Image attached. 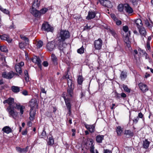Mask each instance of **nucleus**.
<instances>
[{
	"label": "nucleus",
	"mask_w": 153,
	"mask_h": 153,
	"mask_svg": "<svg viewBox=\"0 0 153 153\" xmlns=\"http://www.w3.org/2000/svg\"><path fill=\"white\" fill-rule=\"evenodd\" d=\"M0 59L4 63V62H6L5 58V56H1Z\"/></svg>",
	"instance_id": "3c124183"
},
{
	"label": "nucleus",
	"mask_w": 153,
	"mask_h": 153,
	"mask_svg": "<svg viewBox=\"0 0 153 153\" xmlns=\"http://www.w3.org/2000/svg\"><path fill=\"white\" fill-rule=\"evenodd\" d=\"M96 15V13L95 12L92 11H89L88 13V15L86 17V19L87 20H90L94 18Z\"/></svg>",
	"instance_id": "2eb2a0df"
},
{
	"label": "nucleus",
	"mask_w": 153,
	"mask_h": 153,
	"mask_svg": "<svg viewBox=\"0 0 153 153\" xmlns=\"http://www.w3.org/2000/svg\"><path fill=\"white\" fill-rule=\"evenodd\" d=\"M32 60L33 62L37 64L40 69L41 68V61L39 58L36 56H35L32 58Z\"/></svg>",
	"instance_id": "ddd939ff"
},
{
	"label": "nucleus",
	"mask_w": 153,
	"mask_h": 153,
	"mask_svg": "<svg viewBox=\"0 0 153 153\" xmlns=\"http://www.w3.org/2000/svg\"><path fill=\"white\" fill-rule=\"evenodd\" d=\"M70 37L69 32L66 30H61L58 34V41L59 42H64Z\"/></svg>",
	"instance_id": "7ed1b4c3"
},
{
	"label": "nucleus",
	"mask_w": 153,
	"mask_h": 153,
	"mask_svg": "<svg viewBox=\"0 0 153 153\" xmlns=\"http://www.w3.org/2000/svg\"><path fill=\"white\" fill-rule=\"evenodd\" d=\"M91 28V26H88V25H86L85 27V29H89Z\"/></svg>",
	"instance_id": "774afa93"
},
{
	"label": "nucleus",
	"mask_w": 153,
	"mask_h": 153,
	"mask_svg": "<svg viewBox=\"0 0 153 153\" xmlns=\"http://www.w3.org/2000/svg\"><path fill=\"white\" fill-rule=\"evenodd\" d=\"M51 59L55 65L57 64V59L56 56L53 54L51 55Z\"/></svg>",
	"instance_id": "bb28decb"
},
{
	"label": "nucleus",
	"mask_w": 153,
	"mask_h": 153,
	"mask_svg": "<svg viewBox=\"0 0 153 153\" xmlns=\"http://www.w3.org/2000/svg\"><path fill=\"white\" fill-rule=\"evenodd\" d=\"M139 32L142 36L145 37L146 34V32L145 28L142 27L139 29Z\"/></svg>",
	"instance_id": "412c9836"
},
{
	"label": "nucleus",
	"mask_w": 153,
	"mask_h": 153,
	"mask_svg": "<svg viewBox=\"0 0 153 153\" xmlns=\"http://www.w3.org/2000/svg\"><path fill=\"white\" fill-rule=\"evenodd\" d=\"M14 109H16L20 111L21 114H22L24 113V110L25 109V106L20 104L19 103H15L14 104Z\"/></svg>",
	"instance_id": "0eeeda50"
},
{
	"label": "nucleus",
	"mask_w": 153,
	"mask_h": 153,
	"mask_svg": "<svg viewBox=\"0 0 153 153\" xmlns=\"http://www.w3.org/2000/svg\"><path fill=\"white\" fill-rule=\"evenodd\" d=\"M25 81L28 82L29 81V75L28 76H25Z\"/></svg>",
	"instance_id": "052dcab7"
},
{
	"label": "nucleus",
	"mask_w": 153,
	"mask_h": 153,
	"mask_svg": "<svg viewBox=\"0 0 153 153\" xmlns=\"http://www.w3.org/2000/svg\"><path fill=\"white\" fill-rule=\"evenodd\" d=\"M48 10V9L46 8H43L40 10V11L39 12L40 13V16L39 17L41 16V14H44L46 13Z\"/></svg>",
	"instance_id": "a19ab883"
},
{
	"label": "nucleus",
	"mask_w": 153,
	"mask_h": 153,
	"mask_svg": "<svg viewBox=\"0 0 153 153\" xmlns=\"http://www.w3.org/2000/svg\"><path fill=\"white\" fill-rule=\"evenodd\" d=\"M149 142L147 140H145L143 142V146L144 148L145 149L147 148L149 146Z\"/></svg>",
	"instance_id": "72a5a7b5"
},
{
	"label": "nucleus",
	"mask_w": 153,
	"mask_h": 153,
	"mask_svg": "<svg viewBox=\"0 0 153 153\" xmlns=\"http://www.w3.org/2000/svg\"><path fill=\"white\" fill-rule=\"evenodd\" d=\"M22 94L25 96L28 95V92L26 90H24L22 92Z\"/></svg>",
	"instance_id": "5fc2aeb1"
},
{
	"label": "nucleus",
	"mask_w": 153,
	"mask_h": 153,
	"mask_svg": "<svg viewBox=\"0 0 153 153\" xmlns=\"http://www.w3.org/2000/svg\"><path fill=\"white\" fill-rule=\"evenodd\" d=\"M3 103L4 104L7 103L9 105V106L7 108V111L8 113L9 116L13 118L16 117L18 113L14 110V105H13L14 104V99L12 97H10L4 100Z\"/></svg>",
	"instance_id": "f257e3e1"
},
{
	"label": "nucleus",
	"mask_w": 153,
	"mask_h": 153,
	"mask_svg": "<svg viewBox=\"0 0 153 153\" xmlns=\"http://www.w3.org/2000/svg\"><path fill=\"white\" fill-rule=\"evenodd\" d=\"M121 22L120 20H117L116 22V24L118 25H120L121 24Z\"/></svg>",
	"instance_id": "69168bd1"
},
{
	"label": "nucleus",
	"mask_w": 153,
	"mask_h": 153,
	"mask_svg": "<svg viewBox=\"0 0 153 153\" xmlns=\"http://www.w3.org/2000/svg\"><path fill=\"white\" fill-rule=\"evenodd\" d=\"M40 3V0H35L32 4L31 13L35 17H39L40 16L39 12L37 10L39 6Z\"/></svg>",
	"instance_id": "f03ea898"
},
{
	"label": "nucleus",
	"mask_w": 153,
	"mask_h": 153,
	"mask_svg": "<svg viewBox=\"0 0 153 153\" xmlns=\"http://www.w3.org/2000/svg\"><path fill=\"white\" fill-rule=\"evenodd\" d=\"M123 128L120 126H119L117 127L116 129V132L118 136H120L121 134L123 132Z\"/></svg>",
	"instance_id": "2f4dec72"
},
{
	"label": "nucleus",
	"mask_w": 153,
	"mask_h": 153,
	"mask_svg": "<svg viewBox=\"0 0 153 153\" xmlns=\"http://www.w3.org/2000/svg\"><path fill=\"white\" fill-rule=\"evenodd\" d=\"M139 120V118H138V117H137L136 118H134V119L133 120V122L134 123L136 124L138 122Z\"/></svg>",
	"instance_id": "49530a36"
},
{
	"label": "nucleus",
	"mask_w": 153,
	"mask_h": 153,
	"mask_svg": "<svg viewBox=\"0 0 153 153\" xmlns=\"http://www.w3.org/2000/svg\"><path fill=\"white\" fill-rule=\"evenodd\" d=\"M11 90L14 93H18L20 91V88L18 86H13L11 87Z\"/></svg>",
	"instance_id": "c85d7f7f"
},
{
	"label": "nucleus",
	"mask_w": 153,
	"mask_h": 153,
	"mask_svg": "<svg viewBox=\"0 0 153 153\" xmlns=\"http://www.w3.org/2000/svg\"><path fill=\"white\" fill-rule=\"evenodd\" d=\"M0 50L2 52H7L8 50L5 46H0Z\"/></svg>",
	"instance_id": "4c0bfd02"
},
{
	"label": "nucleus",
	"mask_w": 153,
	"mask_h": 153,
	"mask_svg": "<svg viewBox=\"0 0 153 153\" xmlns=\"http://www.w3.org/2000/svg\"><path fill=\"white\" fill-rule=\"evenodd\" d=\"M2 12L6 14H8L9 13V11L6 9H5L3 11H2Z\"/></svg>",
	"instance_id": "8fccbe9b"
},
{
	"label": "nucleus",
	"mask_w": 153,
	"mask_h": 153,
	"mask_svg": "<svg viewBox=\"0 0 153 153\" xmlns=\"http://www.w3.org/2000/svg\"><path fill=\"white\" fill-rule=\"evenodd\" d=\"M123 87L124 90L126 92L128 93H130V89L129 88L128 86L126 85H123Z\"/></svg>",
	"instance_id": "58836bf2"
},
{
	"label": "nucleus",
	"mask_w": 153,
	"mask_h": 153,
	"mask_svg": "<svg viewBox=\"0 0 153 153\" xmlns=\"http://www.w3.org/2000/svg\"><path fill=\"white\" fill-rule=\"evenodd\" d=\"M125 4L123 5L122 4H120L118 6V9L119 11L122 12H123Z\"/></svg>",
	"instance_id": "f704fd0d"
},
{
	"label": "nucleus",
	"mask_w": 153,
	"mask_h": 153,
	"mask_svg": "<svg viewBox=\"0 0 153 153\" xmlns=\"http://www.w3.org/2000/svg\"><path fill=\"white\" fill-rule=\"evenodd\" d=\"M94 147L93 145H92L90 148V152L91 153H96L94 151Z\"/></svg>",
	"instance_id": "c03bdc74"
},
{
	"label": "nucleus",
	"mask_w": 153,
	"mask_h": 153,
	"mask_svg": "<svg viewBox=\"0 0 153 153\" xmlns=\"http://www.w3.org/2000/svg\"><path fill=\"white\" fill-rule=\"evenodd\" d=\"M104 153H111V151L108 149H104Z\"/></svg>",
	"instance_id": "bf43d9fd"
},
{
	"label": "nucleus",
	"mask_w": 153,
	"mask_h": 153,
	"mask_svg": "<svg viewBox=\"0 0 153 153\" xmlns=\"http://www.w3.org/2000/svg\"><path fill=\"white\" fill-rule=\"evenodd\" d=\"M99 1L102 5L105 7H107L108 8H111L112 7V5L111 2L108 0H99Z\"/></svg>",
	"instance_id": "f8f14e48"
},
{
	"label": "nucleus",
	"mask_w": 153,
	"mask_h": 153,
	"mask_svg": "<svg viewBox=\"0 0 153 153\" xmlns=\"http://www.w3.org/2000/svg\"><path fill=\"white\" fill-rule=\"evenodd\" d=\"M16 149L18 152L20 153H22V148L20 147H16Z\"/></svg>",
	"instance_id": "864d4df0"
},
{
	"label": "nucleus",
	"mask_w": 153,
	"mask_h": 153,
	"mask_svg": "<svg viewBox=\"0 0 153 153\" xmlns=\"http://www.w3.org/2000/svg\"><path fill=\"white\" fill-rule=\"evenodd\" d=\"M60 43L58 45V48L61 52L64 53H65L66 51V46L67 44L64 42H60Z\"/></svg>",
	"instance_id": "9d476101"
},
{
	"label": "nucleus",
	"mask_w": 153,
	"mask_h": 153,
	"mask_svg": "<svg viewBox=\"0 0 153 153\" xmlns=\"http://www.w3.org/2000/svg\"><path fill=\"white\" fill-rule=\"evenodd\" d=\"M25 46V44L24 43L21 42L19 44V48L22 49H23Z\"/></svg>",
	"instance_id": "a18cd8bd"
},
{
	"label": "nucleus",
	"mask_w": 153,
	"mask_h": 153,
	"mask_svg": "<svg viewBox=\"0 0 153 153\" xmlns=\"http://www.w3.org/2000/svg\"><path fill=\"white\" fill-rule=\"evenodd\" d=\"M85 127L90 132L92 133L94 132L95 127L94 125H89L86 124H85Z\"/></svg>",
	"instance_id": "f3484780"
},
{
	"label": "nucleus",
	"mask_w": 153,
	"mask_h": 153,
	"mask_svg": "<svg viewBox=\"0 0 153 153\" xmlns=\"http://www.w3.org/2000/svg\"><path fill=\"white\" fill-rule=\"evenodd\" d=\"M135 22L138 29L143 27V24L142 21L140 19H137L135 20Z\"/></svg>",
	"instance_id": "6ab92c4d"
},
{
	"label": "nucleus",
	"mask_w": 153,
	"mask_h": 153,
	"mask_svg": "<svg viewBox=\"0 0 153 153\" xmlns=\"http://www.w3.org/2000/svg\"><path fill=\"white\" fill-rule=\"evenodd\" d=\"M104 136L103 135H98L96 136V140L97 142L101 143L104 139Z\"/></svg>",
	"instance_id": "393cba45"
},
{
	"label": "nucleus",
	"mask_w": 153,
	"mask_h": 153,
	"mask_svg": "<svg viewBox=\"0 0 153 153\" xmlns=\"http://www.w3.org/2000/svg\"><path fill=\"white\" fill-rule=\"evenodd\" d=\"M102 43V40L100 39L96 40L94 42V46L95 49L100 50L101 48Z\"/></svg>",
	"instance_id": "1a4fd4ad"
},
{
	"label": "nucleus",
	"mask_w": 153,
	"mask_h": 153,
	"mask_svg": "<svg viewBox=\"0 0 153 153\" xmlns=\"http://www.w3.org/2000/svg\"><path fill=\"white\" fill-rule=\"evenodd\" d=\"M43 42L41 40L37 42L36 43V46L37 48H39L43 45Z\"/></svg>",
	"instance_id": "473e14b6"
},
{
	"label": "nucleus",
	"mask_w": 153,
	"mask_h": 153,
	"mask_svg": "<svg viewBox=\"0 0 153 153\" xmlns=\"http://www.w3.org/2000/svg\"><path fill=\"white\" fill-rule=\"evenodd\" d=\"M55 45L54 42H51L48 43L47 47L49 51H52L54 49Z\"/></svg>",
	"instance_id": "aec40b11"
},
{
	"label": "nucleus",
	"mask_w": 153,
	"mask_h": 153,
	"mask_svg": "<svg viewBox=\"0 0 153 153\" xmlns=\"http://www.w3.org/2000/svg\"><path fill=\"white\" fill-rule=\"evenodd\" d=\"M65 78L67 80L68 84V88L67 90L68 94L69 96L72 97L73 94L74 85H73V81L72 80L69 79L68 75H67L65 76Z\"/></svg>",
	"instance_id": "20e7f679"
},
{
	"label": "nucleus",
	"mask_w": 153,
	"mask_h": 153,
	"mask_svg": "<svg viewBox=\"0 0 153 153\" xmlns=\"http://www.w3.org/2000/svg\"><path fill=\"white\" fill-rule=\"evenodd\" d=\"M108 31L116 39L118 38V34L115 32V31L112 29H109Z\"/></svg>",
	"instance_id": "cd10ccee"
},
{
	"label": "nucleus",
	"mask_w": 153,
	"mask_h": 153,
	"mask_svg": "<svg viewBox=\"0 0 153 153\" xmlns=\"http://www.w3.org/2000/svg\"><path fill=\"white\" fill-rule=\"evenodd\" d=\"M124 134L128 135L129 137H132L134 135V133L130 130H126L125 131Z\"/></svg>",
	"instance_id": "b1692460"
},
{
	"label": "nucleus",
	"mask_w": 153,
	"mask_h": 153,
	"mask_svg": "<svg viewBox=\"0 0 153 153\" xmlns=\"http://www.w3.org/2000/svg\"><path fill=\"white\" fill-rule=\"evenodd\" d=\"M132 3L134 5H136L137 4V0H131Z\"/></svg>",
	"instance_id": "de8ad7c7"
},
{
	"label": "nucleus",
	"mask_w": 153,
	"mask_h": 153,
	"mask_svg": "<svg viewBox=\"0 0 153 153\" xmlns=\"http://www.w3.org/2000/svg\"><path fill=\"white\" fill-rule=\"evenodd\" d=\"M150 44V42H149V41H147L146 47L147 48L148 50L149 51L151 49Z\"/></svg>",
	"instance_id": "79ce46f5"
},
{
	"label": "nucleus",
	"mask_w": 153,
	"mask_h": 153,
	"mask_svg": "<svg viewBox=\"0 0 153 153\" xmlns=\"http://www.w3.org/2000/svg\"><path fill=\"white\" fill-rule=\"evenodd\" d=\"M9 28L10 29H14L15 28V26L14 25L13 23H12V25L10 26Z\"/></svg>",
	"instance_id": "0e129e2a"
},
{
	"label": "nucleus",
	"mask_w": 153,
	"mask_h": 153,
	"mask_svg": "<svg viewBox=\"0 0 153 153\" xmlns=\"http://www.w3.org/2000/svg\"><path fill=\"white\" fill-rule=\"evenodd\" d=\"M48 63L47 61H44L43 63V65L45 67H47L48 66Z\"/></svg>",
	"instance_id": "6e6d98bb"
},
{
	"label": "nucleus",
	"mask_w": 153,
	"mask_h": 153,
	"mask_svg": "<svg viewBox=\"0 0 153 153\" xmlns=\"http://www.w3.org/2000/svg\"><path fill=\"white\" fill-rule=\"evenodd\" d=\"M2 131H3L4 132L7 134H9L12 131V129L8 126L4 127L2 128Z\"/></svg>",
	"instance_id": "4be33fe9"
},
{
	"label": "nucleus",
	"mask_w": 153,
	"mask_h": 153,
	"mask_svg": "<svg viewBox=\"0 0 153 153\" xmlns=\"http://www.w3.org/2000/svg\"><path fill=\"white\" fill-rule=\"evenodd\" d=\"M29 106L31 108L30 110H33L34 108H38L37 100L35 99H32L30 101Z\"/></svg>",
	"instance_id": "423d86ee"
},
{
	"label": "nucleus",
	"mask_w": 153,
	"mask_h": 153,
	"mask_svg": "<svg viewBox=\"0 0 153 153\" xmlns=\"http://www.w3.org/2000/svg\"><path fill=\"white\" fill-rule=\"evenodd\" d=\"M42 29L48 32H52L53 28L47 22H45L42 25Z\"/></svg>",
	"instance_id": "39448f33"
},
{
	"label": "nucleus",
	"mask_w": 153,
	"mask_h": 153,
	"mask_svg": "<svg viewBox=\"0 0 153 153\" xmlns=\"http://www.w3.org/2000/svg\"><path fill=\"white\" fill-rule=\"evenodd\" d=\"M36 114V111L35 110H30V117H29L30 120H33L34 118L35 115Z\"/></svg>",
	"instance_id": "5701e85b"
},
{
	"label": "nucleus",
	"mask_w": 153,
	"mask_h": 153,
	"mask_svg": "<svg viewBox=\"0 0 153 153\" xmlns=\"http://www.w3.org/2000/svg\"><path fill=\"white\" fill-rule=\"evenodd\" d=\"M123 30L126 33L128 32V33L129 31H128V28L127 26L126 25L124 26L123 27Z\"/></svg>",
	"instance_id": "37998d69"
},
{
	"label": "nucleus",
	"mask_w": 153,
	"mask_h": 153,
	"mask_svg": "<svg viewBox=\"0 0 153 153\" xmlns=\"http://www.w3.org/2000/svg\"><path fill=\"white\" fill-rule=\"evenodd\" d=\"M111 17L114 20H117V18L115 17V16L114 14H111Z\"/></svg>",
	"instance_id": "4d7b16f0"
},
{
	"label": "nucleus",
	"mask_w": 153,
	"mask_h": 153,
	"mask_svg": "<svg viewBox=\"0 0 153 153\" xmlns=\"http://www.w3.org/2000/svg\"><path fill=\"white\" fill-rule=\"evenodd\" d=\"M126 72L124 71H122L120 76L121 79L123 80H124L126 78Z\"/></svg>",
	"instance_id": "c756f323"
},
{
	"label": "nucleus",
	"mask_w": 153,
	"mask_h": 153,
	"mask_svg": "<svg viewBox=\"0 0 153 153\" xmlns=\"http://www.w3.org/2000/svg\"><path fill=\"white\" fill-rule=\"evenodd\" d=\"M2 76L5 78L8 79H10L14 76V74L12 71L9 72H4L2 73Z\"/></svg>",
	"instance_id": "9b49d317"
},
{
	"label": "nucleus",
	"mask_w": 153,
	"mask_h": 153,
	"mask_svg": "<svg viewBox=\"0 0 153 153\" xmlns=\"http://www.w3.org/2000/svg\"><path fill=\"white\" fill-rule=\"evenodd\" d=\"M77 52L78 53L80 54H82L84 52V48L83 46L82 47L78 49L77 50Z\"/></svg>",
	"instance_id": "ea45409f"
},
{
	"label": "nucleus",
	"mask_w": 153,
	"mask_h": 153,
	"mask_svg": "<svg viewBox=\"0 0 153 153\" xmlns=\"http://www.w3.org/2000/svg\"><path fill=\"white\" fill-rule=\"evenodd\" d=\"M48 144L49 145H52L54 144V140L52 137H50L49 138Z\"/></svg>",
	"instance_id": "e433bc0d"
},
{
	"label": "nucleus",
	"mask_w": 153,
	"mask_h": 153,
	"mask_svg": "<svg viewBox=\"0 0 153 153\" xmlns=\"http://www.w3.org/2000/svg\"><path fill=\"white\" fill-rule=\"evenodd\" d=\"M17 65H19V66L21 67L23 66L24 65V62H21L20 63L17 64Z\"/></svg>",
	"instance_id": "e2e57ef3"
},
{
	"label": "nucleus",
	"mask_w": 153,
	"mask_h": 153,
	"mask_svg": "<svg viewBox=\"0 0 153 153\" xmlns=\"http://www.w3.org/2000/svg\"><path fill=\"white\" fill-rule=\"evenodd\" d=\"M27 130L26 129H25V130L23 131L22 132V134L23 135H25L27 134Z\"/></svg>",
	"instance_id": "338daca9"
},
{
	"label": "nucleus",
	"mask_w": 153,
	"mask_h": 153,
	"mask_svg": "<svg viewBox=\"0 0 153 153\" xmlns=\"http://www.w3.org/2000/svg\"><path fill=\"white\" fill-rule=\"evenodd\" d=\"M140 89L143 92H145L148 91L149 90L147 85L142 83H140L139 85Z\"/></svg>",
	"instance_id": "4468645a"
},
{
	"label": "nucleus",
	"mask_w": 153,
	"mask_h": 153,
	"mask_svg": "<svg viewBox=\"0 0 153 153\" xmlns=\"http://www.w3.org/2000/svg\"><path fill=\"white\" fill-rule=\"evenodd\" d=\"M21 38L22 39L25 40V42H27L26 43H28L27 42L28 41V39L25 36L21 37Z\"/></svg>",
	"instance_id": "603ef678"
},
{
	"label": "nucleus",
	"mask_w": 153,
	"mask_h": 153,
	"mask_svg": "<svg viewBox=\"0 0 153 153\" xmlns=\"http://www.w3.org/2000/svg\"><path fill=\"white\" fill-rule=\"evenodd\" d=\"M125 10L129 14H131L133 12L132 8L127 4H125Z\"/></svg>",
	"instance_id": "dca6fc26"
},
{
	"label": "nucleus",
	"mask_w": 153,
	"mask_h": 153,
	"mask_svg": "<svg viewBox=\"0 0 153 153\" xmlns=\"http://www.w3.org/2000/svg\"><path fill=\"white\" fill-rule=\"evenodd\" d=\"M15 69L17 73L19 74H21L22 73V69L19 65H16L15 66Z\"/></svg>",
	"instance_id": "7c9ffc66"
},
{
	"label": "nucleus",
	"mask_w": 153,
	"mask_h": 153,
	"mask_svg": "<svg viewBox=\"0 0 153 153\" xmlns=\"http://www.w3.org/2000/svg\"><path fill=\"white\" fill-rule=\"evenodd\" d=\"M115 95L116 98L120 99L121 97V94L117 92L115 93Z\"/></svg>",
	"instance_id": "09e8293b"
},
{
	"label": "nucleus",
	"mask_w": 153,
	"mask_h": 153,
	"mask_svg": "<svg viewBox=\"0 0 153 153\" xmlns=\"http://www.w3.org/2000/svg\"><path fill=\"white\" fill-rule=\"evenodd\" d=\"M0 38L1 40H6L8 42H11L12 40L11 39H10L9 36L6 34H4L2 35H0Z\"/></svg>",
	"instance_id": "a211bd4d"
},
{
	"label": "nucleus",
	"mask_w": 153,
	"mask_h": 153,
	"mask_svg": "<svg viewBox=\"0 0 153 153\" xmlns=\"http://www.w3.org/2000/svg\"><path fill=\"white\" fill-rule=\"evenodd\" d=\"M143 115L142 113L140 112L138 114V116L137 117H138L139 118H143Z\"/></svg>",
	"instance_id": "13d9d810"
},
{
	"label": "nucleus",
	"mask_w": 153,
	"mask_h": 153,
	"mask_svg": "<svg viewBox=\"0 0 153 153\" xmlns=\"http://www.w3.org/2000/svg\"><path fill=\"white\" fill-rule=\"evenodd\" d=\"M65 94L64 93L63 94L62 97L65 100L66 106L68 111V112L70 113L71 112V105L70 102V99L68 98H67L65 96Z\"/></svg>",
	"instance_id": "6e6552de"
},
{
	"label": "nucleus",
	"mask_w": 153,
	"mask_h": 153,
	"mask_svg": "<svg viewBox=\"0 0 153 153\" xmlns=\"http://www.w3.org/2000/svg\"><path fill=\"white\" fill-rule=\"evenodd\" d=\"M121 97L123 98H125L126 97V95L125 93H122L121 94Z\"/></svg>",
	"instance_id": "680f3d73"
},
{
	"label": "nucleus",
	"mask_w": 153,
	"mask_h": 153,
	"mask_svg": "<svg viewBox=\"0 0 153 153\" xmlns=\"http://www.w3.org/2000/svg\"><path fill=\"white\" fill-rule=\"evenodd\" d=\"M130 31H129L128 32V34H127V35L126 36L125 39H124V41L125 42V43L126 44H128V45H127L128 47H129L130 46V45L129 44V38L128 36H130Z\"/></svg>",
	"instance_id": "a878e982"
},
{
	"label": "nucleus",
	"mask_w": 153,
	"mask_h": 153,
	"mask_svg": "<svg viewBox=\"0 0 153 153\" xmlns=\"http://www.w3.org/2000/svg\"><path fill=\"white\" fill-rule=\"evenodd\" d=\"M83 81V78L82 76L79 75L77 79V82L79 84L81 85Z\"/></svg>",
	"instance_id": "c9c22d12"
}]
</instances>
